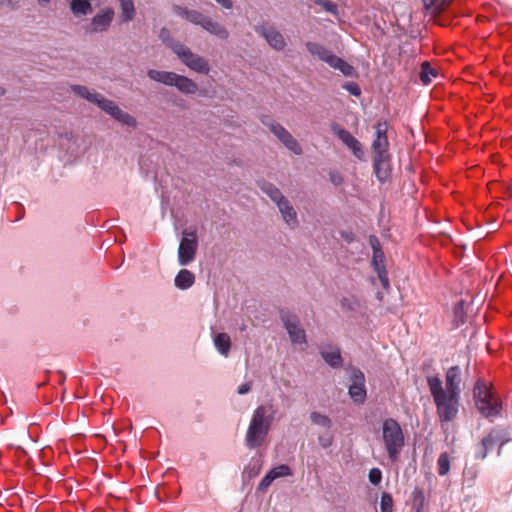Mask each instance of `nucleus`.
<instances>
[{
	"label": "nucleus",
	"instance_id": "1",
	"mask_svg": "<svg viewBox=\"0 0 512 512\" xmlns=\"http://www.w3.org/2000/svg\"><path fill=\"white\" fill-rule=\"evenodd\" d=\"M276 410L272 403L259 405L253 412L245 435V445L249 449L260 447L271 428Z\"/></svg>",
	"mask_w": 512,
	"mask_h": 512
},
{
	"label": "nucleus",
	"instance_id": "2",
	"mask_svg": "<svg viewBox=\"0 0 512 512\" xmlns=\"http://www.w3.org/2000/svg\"><path fill=\"white\" fill-rule=\"evenodd\" d=\"M427 384L434 399L437 415L441 423L452 422L458 414L460 396L446 393L438 376L427 377Z\"/></svg>",
	"mask_w": 512,
	"mask_h": 512
},
{
	"label": "nucleus",
	"instance_id": "3",
	"mask_svg": "<svg viewBox=\"0 0 512 512\" xmlns=\"http://www.w3.org/2000/svg\"><path fill=\"white\" fill-rule=\"evenodd\" d=\"M147 76L152 81L176 87L183 94L191 95L198 91V85L192 79L172 71L150 69Z\"/></svg>",
	"mask_w": 512,
	"mask_h": 512
},
{
	"label": "nucleus",
	"instance_id": "4",
	"mask_svg": "<svg viewBox=\"0 0 512 512\" xmlns=\"http://www.w3.org/2000/svg\"><path fill=\"white\" fill-rule=\"evenodd\" d=\"M382 438L390 460L396 461L404 446V434L395 419L388 418L383 421Z\"/></svg>",
	"mask_w": 512,
	"mask_h": 512
},
{
	"label": "nucleus",
	"instance_id": "5",
	"mask_svg": "<svg viewBox=\"0 0 512 512\" xmlns=\"http://www.w3.org/2000/svg\"><path fill=\"white\" fill-rule=\"evenodd\" d=\"M306 48L309 53L327 63L331 68L339 70L343 75L352 77L355 75V68L342 58L336 56L331 50L316 42H307Z\"/></svg>",
	"mask_w": 512,
	"mask_h": 512
},
{
	"label": "nucleus",
	"instance_id": "6",
	"mask_svg": "<svg viewBox=\"0 0 512 512\" xmlns=\"http://www.w3.org/2000/svg\"><path fill=\"white\" fill-rule=\"evenodd\" d=\"M170 48L179 60L192 71L205 75L209 73L210 67L208 62L200 55L192 52L188 46L181 42H173Z\"/></svg>",
	"mask_w": 512,
	"mask_h": 512
},
{
	"label": "nucleus",
	"instance_id": "7",
	"mask_svg": "<svg viewBox=\"0 0 512 512\" xmlns=\"http://www.w3.org/2000/svg\"><path fill=\"white\" fill-rule=\"evenodd\" d=\"M474 398L477 409L484 417H494L499 414V404L494 400L491 391L482 381H477L475 384Z\"/></svg>",
	"mask_w": 512,
	"mask_h": 512
},
{
	"label": "nucleus",
	"instance_id": "8",
	"mask_svg": "<svg viewBox=\"0 0 512 512\" xmlns=\"http://www.w3.org/2000/svg\"><path fill=\"white\" fill-rule=\"evenodd\" d=\"M198 249V237L195 229H186L178 247V262L186 266L193 262Z\"/></svg>",
	"mask_w": 512,
	"mask_h": 512
},
{
	"label": "nucleus",
	"instance_id": "9",
	"mask_svg": "<svg viewBox=\"0 0 512 512\" xmlns=\"http://www.w3.org/2000/svg\"><path fill=\"white\" fill-rule=\"evenodd\" d=\"M280 319L293 344H306L305 330L301 327L300 321L296 315L283 309L280 311Z\"/></svg>",
	"mask_w": 512,
	"mask_h": 512
},
{
	"label": "nucleus",
	"instance_id": "10",
	"mask_svg": "<svg viewBox=\"0 0 512 512\" xmlns=\"http://www.w3.org/2000/svg\"><path fill=\"white\" fill-rule=\"evenodd\" d=\"M71 90L79 97L97 105L101 110L111 115L117 104L112 100L105 98L102 94L90 91L87 87L82 85H72Z\"/></svg>",
	"mask_w": 512,
	"mask_h": 512
},
{
	"label": "nucleus",
	"instance_id": "11",
	"mask_svg": "<svg viewBox=\"0 0 512 512\" xmlns=\"http://www.w3.org/2000/svg\"><path fill=\"white\" fill-rule=\"evenodd\" d=\"M263 123L269 128V130L278 138V140L292 153L295 155L302 154V148L298 141L292 136V134L285 129L281 124L270 121Z\"/></svg>",
	"mask_w": 512,
	"mask_h": 512
},
{
	"label": "nucleus",
	"instance_id": "12",
	"mask_svg": "<svg viewBox=\"0 0 512 512\" xmlns=\"http://www.w3.org/2000/svg\"><path fill=\"white\" fill-rule=\"evenodd\" d=\"M388 127L389 125L386 121H380L374 126L375 139L371 146L373 156H389Z\"/></svg>",
	"mask_w": 512,
	"mask_h": 512
},
{
	"label": "nucleus",
	"instance_id": "13",
	"mask_svg": "<svg viewBox=\"0 0 512 512\" xmlns=\"http://www.w3.org/2000/svg\"><path fill=\"white\" fill-rule=\"evenodd\" d=\"M351 384L348 388V393L351 399L356 403H363L366 399L365 376L364 373L353 368L350 375Z\"/></svg>",
	"mask_w": 512,
	"mask_h": 512
},
{
	"label": "nucleus",
	"instance_id": "14",
	"mask_svg": "<svg viewBox=\"0 0 512 512\" xmlns=\"http://www.w3.org/2000/svg\"><path fill=\"white\" fill-rule=\"evenodd\" d=\"M499 441L501 444L498 455L501 454V448L508 442V439H503V436L498 431L491 430L478 444V451L475 455L476 459L484 460L488 455V451Z\"/></svg>",
	"mask_w": 512,
	"mask_h": 512
},
{
	"label": "nucleus",
	"instance_id": "15",
	"mask_svg": "<svg viewBox=\"0 0 512 512\" xmlns=\"http://www.w3.org/2000/svg\"><path fill=\"white\" fill-rule=\"evenodd\" d=\"M256 31L266 39L271 47L276 50H283L286 46V42L282 34L277 31L274 27L261 25L256 27Z\"/></svg>",
	"mask_w": 512,
	"mask_h": 512
},
{
	"label": "nucleus",
	"instance_id": "16",
	"mask_svg": "<svg viewBox=\"0 0 512 512\" xmlns=\"http://www.w3.org/2000/svg\"><path fill=\"white\" fill-rule=\"evenodd\" d=\"M114 18V11L112 8H105L97 13L89 26L90 32H103L108 29Z\"/></svg>",
	"mask_w": 512,
	"mask_h": 512
},
{
	"label": "nucleus",
	"instance_id": "17",
	"mask_svg": "<svg viewBox=\"0 0 512 512\" xmlns=\"http://www.w3.org/2000/svg\"><path fill=\"white\" fill-rule=\"evenodd\" d=\"M461 369L459 366L450 367L445 375V383H446V393L454 394L460 396L461 394Z\"/></svg>",
	"mask_w": 512,
	"mask_h": 512
},
{
	"label": "nucleus",
	"instance_id": "18",
	"mask_svg": "<svg viewBox=\"0 0 512 512\" xmlns=\"http://www.w3.org/2000/svg\"><path fill=\"white\" fill-rule=\"evenodd\" d=\"M338 138L352 150L355 157L361 159L363 157L362 144L356 139L349 131L343 128H337L334 130Z\"/></svg>",
	"mask_w": 512,
	"mask_h": 512
},
{
	"label": "nucleus",
	"instance_id": "19",
	"mask_svg": "<svg viewBox=\"0 0 512 512\" xmlns=\"http://www.w3.org/2000/svg\"><path fill=\"white\" fill-rule=\"evenodd\" d=\"M277 207L282 215L283 220L290 228L294 229L298 227L299 222L297 218V212L290 204L288 199L278 203Z\"/></svg>",
	"mask_w": 512,
	"mask_h": 512
},
{
	"label": "nucleus",
	"instance_id": "20",
	"mask_svg": "<svg viewBox=\"0 0 512 512\" xmlns=\"http://www.w3.org/2000/svg\"><path fill=\"white\" fill-rule=\"evenodd\" d=\"M390 156H373L374 173L379 181L384 182L389 175Z\"/></svg>",
	"mask_w": 512,
	"mask_h": 512
},
{
	"label": "nucleus",
	"instance_id": "21",
	"mask_svg": "<svg viewBox=\"0 0 512 512\" xmlns=\"http://www.w3.org/2000/svg\"><path fill=\"white\" fill-rule=\"evenodd\" d=\"M174 12L177 15L185 18L187 21H189L195 25H200V26H202L203 21L206 17L196 10H189L187 8L180 7V6H175Z\"/></svg>",
	"mask_w": 512,
	"mask_h": 512
},
{
	"label": "nucleus",
	"instance_id": "22",
	"mask_svg": "<svg viewBox=\"0 0 512 512\" xmlns=\"http://www.w3.org/2000/svg\"><path fill=\"white\" fill-rule=\"evenodd\" d=\"M201 27L220 39L228 38V31L225 29V27L220 23L213 21L210 17H205Z\"/></svg>",
	"mask_w": 512,
	"mask_h": 512
},
{
	"label": "nucleus",
	"instance_id": "23",
	"mask_svg": "<svg viewBox=\"0 0 512 512\" xmlns=\"http://www.w3.org/2000/svg\"><path fill=\"white\" fill-rule=\"evenodd\" d=\"M260 189L263 193H265L276 205L278 203L285 201L287 198L282 194L280 189L276 187L274 184L270 182H262L260 184Z\"/></svg>",
	"mask_w": 512,
	"mask_h": 512
},
{
	"label": "nucleus",
	"instance_id": "24",
	"mask_svg": "<svg viewBox=\"0 0 512 512\" xmlns=\"http://www.w3.org/2000/svg\"><path fill=\"white\" fill-rule=\"evenodd\" d=\"M320 354L324 361L333 368L340 367L343 363V359L339 348H333L330 351L321 349Z\"/></svg>",
	"mask_w": 512,
	"mask_h": 512
},
{
	"label": "nucleus",
	"instance_id": "25",
	"mask_svg": "<svg viewBox=\"0 0 512 512\" xmlns=\"http://www.w3.org/2000/svg\"><path fill=\"white\" fill-rule=\"evenodd\" d=\"M194 282V274L187 269L180 270L175 277V286L182 290L190 288Z\"/></svg>",
	"mask_w": 512,
	"mask_h": 512
},
{
	"label": "nucleus",
	"instance_id": "26",
	"mask_svg": "<svg viewBox=\"0 0 512 512\" xmlns=\"http://www.w3.org/2000/svg\"><path fill=\"white\" fill-rule=\"evenodd\" d=\"M214 345L217 351L223 355L228 356L231 348V339L227 333H218L213 338Z\"/></svg>",
	"mask_w": 512,
	"mask_h": 512
},
{
	"label": "nucleus",
	"instance_id": "27",
	"mask_svg": "<svg viewBox=\"0 0 512 512\" xmlns=\"http://www.w3.org/2000/svg\"><path fill=\"white\" fill-rule=\"evenodd\" d=\"M121 10V23H127L135 17V7L133 0H118Z\"/></svg>",
	"mask_w": 512,
	"mask_h": 512
},
{
	"label": "nucleus",
	"instance_id": "28",
	"mask_svg": "<svg viewBox=\"0 0 512 512\" xmlns=\"http://www.w3.org/2000/svg\"><path fill=\"white\" fill-rule=\"evenodd\" d=\"M118 122L122 123L123 125L129 126V127H135L137 125V120L129 113L123 111L116 106V108L113 110V112L110 115Z\"/></svg>",
	"mask_w": 512,
	"mask_h": 512
},
{
	"label": "nucleus",
	"instance_id": "29",
	"mask_svg": "<svg viewBox=\"0 0 512 512\" xmlns=\"http://www.w3.org/2000/svg\"><path fill=\"white\" fill-rule=\"evenodd\" d=\"M118 122L122 123L123 125L129 126V127H135L137 125V120L129 113L123 111L116 106V108L113 110V112L110 115Z\"/></svg>",
	"mask_w": 512,
	"mask_h": 512
},
{
	"label": "nucleus",
	"instance_id": "30",
	"mask_svg": "<svg viewBox=\"0 0 512 512\" xmlns=\"http://www.w3.org/2000/svg\"><path fill=\"white\" fill-rule=\"evenodd\" d=\"M70 8L74 15H87L92 11L89 0H71Z\"/></svg>",
	"mask_w": 512,
	"mask_h": 512
},
{
	"label": "nucleus",
	"instance_id": "31",
	"mask_svg": "<svg viewBox=\"0 0 512 512\" xmlns=\"http://www.w3.org/2000/svg\"><path fill=\"white\" fill-rule=\"evenodd\" d=\"M437 75V70L431 67L428 61H424L421 64V71L419 77L424 85H428L432 81V78L436 77Z\"/></svg>",
	"mask_w": 512,
	"mask_h": 512
},
{
	"label": "nucleus",
	"instance_id": "32",
	"mask_svg": "<svg viewBox=\"0 0 512 512\" xmlns=\"http://www.w3.org/2000/svg\"><path fill=\"white\" fill-rule=\"evenodd\" d=\"M449 3V0H423L424 8L430 10L433 14H439L444 11Z\"/></svg>",
	"mask_w": 512,
	"mask_h": 512
},
{
	"label": "nucleus",
	"instance_id": "33",
	"mask_svg": "<svg viewBox=\"0 0 512 512\" xmlns=\"http://www.w3.org/2000/svg\"><path fill=\"white\" fill-rule=\"evenodd\" d=\"M450 470V457L447 452L439 455L437 460V471L440 476H445Z\"/></svg>",
	"mask_w": 512,
	"mask_h": 512
},
{
	"label": "nucleus",
	"instance_id": "34",
	"mask_svg": "<svg viewBox=\"0 0 512 512\" xmlns=\"http://www.w3.org/2000/svg\"><path fill=\"white\" fill-rule=\"evenodd\" d=\"M310 420L314 425H318L326 429H330L332 426L331 419L328 416L321 414L319 412H312L310 414Z\"/></svg>",
	"mask_w": 512,
	"mask_h": 512
},
{
	"label": "nucleus",
	"instance_id": "35",
	"mask_svg": "<svg viewBox=\"0 0 512 512\" xmlns=\"http://www.w3.org/2000/svg\"><path fill=\"white\" fill-rule=\"evenodd\" d=\"M269 473L274 477V479L292 475L290 467L286 464H281L277 467H274L269 471Z\"/></svg>",
	"mask_w": 512,
	"mask_h": 512
},
{
	"label": "nucleus",
	"instance_id": "36",
	"mask_svg": "<svg viewBox=\"0 0 512 512\" xmlns=\"http://www.w3.org/2000/svg\"><path fill=\"white\" fill-rule=\"evenodd\" d=\"M464 308H465L464 300H460L459 302H457V304L454 307V317H455V321L457 322V326H459L460 324H463L464 321H465V319H464V315H465Z\"/></svg>",
	"mask_w": 512,
	"mask_h": 512
},
{
	"label": "nucleus",
	"instance_id": "37",
	"mask_svg": "<svg viewBox=\"0 0 512 512\" xmlns=\"http://www.w3.org/2000/svg\"><path fill=\"white\" fill-rule=\"evenodd\" d=\"M314 3L318 6H321L325 11L337 15L338 14V6L334 2L330 0H314Z\"/></svg>",
	"mask_w": 512,
	"mask_h": 512
},
{
	"label": "nucleus",
	"instance_id": "38",
	"mask_svg": "<svg viewBox=\"0 0 512 512\" xmlns=\"http://www.w3.org/2000/svg\"><path fill=\"white\" fill-rule=\"evenodd\" d=\"M380 509H381V512H392L393 499L390 494L383 493L381 495Z\"/></svg>",
	"mask_w": 512,
	"mask_h": 512
},
{
	"label": "nucleus",
	"instance_id": "39",
	"mask_svg": "<svg viewBox=\"0 0 512 512\" xmlns=\"http://www.w3.org/2000/svg\"><path fill=\"white\" fill-rule=\"evenodd\" d=\"M412 502L414 506L422 508L425 502L424 492L421 488L416 487L412 492Z\"/></svg>",
	"mask_w": 512,
	"mask_h": 512
},
{
	"label": "nucleus",
	"instance_id": "40",
	"mask_svg": "<svg viewBox=\"0 0 512 512\" xmlns=\"http://www.w3.org/2000/svg\"><path fill=\"white\" fill-rule=\"evenodd\" d=\"M371 263H372V266L375 271L380 270V269H385L383 251L375 252L372 257Z\"/></svg>",
	"mask_w": 512,
	"mask_h": 512
},
{
	"label": "nucleus",
	"instance_id": "41",
	"mask_svg": "<svg viewBox=\"0 0 512 512\" xmlns=\"http://www.w3.org/2000/svg\"><path fill=\"white\" fill-rule=\"evenodd\" d=\"M318 442L322 448H329L333 444V435L326 431L318 436Z\"/></svg>",
	"mask_w": 512,
	"mask_h": 512
},
{
	"label": "nucleus",
	"instance_id": "42",
	"mask_svg": "<svg viewBox=\"0 0 512 512\" xmlns=\"http://www.w3.org/2000/svg\"><path fill=\"white\" fill-rule=\"evenodd\" d=\"M261 469V463L259 460H252L248 467L245 469V472H248L249 478L255 477L259 474Z\"/></svg>",
	"mask_w": 512,
	"mask_h": 512
},
{
	"label": "nucleus",
	"instance_id": "43",
	"mask_svg": "<svg viewBox=\"0 0 512 512\" xmlns=\"http://www.w3.org/2000/svg\"><path fill=\"white\" fill-rule=\"evenodd\" d=\"M369 481L373 485H378L382 479V472L379 468H372L368 474Z\"/></svg>",
	"mask_w": 512,
	"mask_h": 512
},
{
	"label": "nucleus",
	"instance_id": "44",
	"mask_svg": "<svg viewBox=\"0 0 512 512\" xmlns=\"http://www.w3.org/2000/svg\"><path fill=\"white\" fill-rule=\"evenodd\" d=\"M343 88L347 90L351 95L360 96L361 89L359 85L355 82H347L343 85Z\"/></svg>",
	"mask_w": 512,
	"mask_h": 512
},
{
	"label": "nucleus",
	"instance_id": "45",
	"mask_svg": "<svg viewBox=\"0 0 512 512\" xmlns=\"http://www.w3.org/2000/svg\"><path fill=\"white\" fill-rule=\"evenodd\" d=\"M274 480V477L268 472L259 483L258 490L265 491Z\"/></svg>",
	"mask_w": 512,
	"mask_h": 512
},
{
	"label": "nucleus",
	"instance_id": "46",
	"mask_svg": "<svg viewBox=\"0 0 512 512\" xmlns=\"http://www.w3.org/2000/svg\"><path fill=\"white\" fill-rule=\"evenodd\" d=\"M375 272L377 273L378 278H379L383 288L388 289L389 288V279H388L386 268L377 270Z\"/></svg>",
	"mask_w": 512,
	"mask_h": 512
},
{
	"label": "nucleus",
	"instance_id": "47",
	"mask_svg": "<svg viewBox=\"0 0 512 512\" xmlns=\"http://www.w3.org/2000/svg\"><path fill=\"white\" fill-rule=\"evenodd\" d=\"M369 243L371 245V248L373 250V254L377 251H382L381 247H380V242L378 240V238L374 235L370 236L369 238Z\"/></svg>",
	"mask_w": 512,
	"mask_h": 512
},
{
	"label": "nucleus",
	"instance_id": "48",
	"mask_svg": "<svg viewBox=\"0 0 512 512\" xmlns=\"http://www.w3.org/2000/svg\"><path fill=\"white\" fill-rule=\"evenodd\" d=\"M250 390H251V382H246V383L241 384L238 387V394L244 395V394H247L248 392H250Z\"/></svg>",
	"mask_w": 512,
	"mask_h": 512
},
{
	"label": "nucleus",
	"instance_id": "49",
	"mask_svg": "<svg viewBox=\"0 0 512 512\" xmlns=\"http://www.w3.org/2000/svg\"><path fill=\"white\" fill-rule=\"evenodd\" d=\"M225 9H231L233 6L232 0H215Z\"/></svg>",
	"mask_w": 512,
	"mask_h": 512
},
{
	"label": "nucleus",
	"instance_id": "50",
	"mask_svg": "<svg viewBox=\"0 0 512 512\" xmlns=\"http://www.w3.org/2000/svg\"><path fill=\"white\" fill-rule=\"evenodd\" d=\"M331 180H332V182H333L334 184L338 185V184H340V183H341L342 178H341V177H334V176H333Z\"/></svg>",
	"mask_w": 512,
	"mask_h": 512
},
{
	"label": "nucleus",
	"instance_id": "51",
	"mask_svg": "<svg viewBox=\"0 0 512 512\" xmlns=\"http://www.w3.org/2000/svg\"><path fill=\"white\" fill-rule=\"evenodd\" d=\"M38 1H39V3H48V2H50L51 0H38Z\"/></svg>",
	"mask_w": 512,
	"mask_h": 512
},
{
	"label": "nucleus",
	"instance_id": "52",
	"mask_svg": "<svg viewBox=\"0 0 512 512\" xmlns=\"http://www.w3.org/2000/svg\"><path fill=\"white\" fill-rule=\"evenodd\" d=\"M166 32H167V30H166V29H162V30H161V35H163V34H164V33H166Z\"/></svg>",
	"mask_w": 512,
	"mask_h": 512
},
{
	"label": "nucleus",
	"instance_id": "53",
	"mask_svg": "<svg viewBox=\"0 0 512 512\" xmlns=\"http://www.w3.org/2000/svg\"><path fill=\"white\" fill-rule=\"evenodd\" d=\"M240 329H241V331H244V330L246 329V326H245V325H243V326H241V328H240Z\"/></svg>",
	"mask_w": 512,
	"mask_h": 512
}]
</instances>
